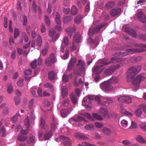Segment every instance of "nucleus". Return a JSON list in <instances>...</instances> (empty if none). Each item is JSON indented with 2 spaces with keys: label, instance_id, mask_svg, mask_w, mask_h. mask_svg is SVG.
Instances as JSON below:
<instances>
[{
  "label": "nucleus",
  "instance_id": "nucleus-1",
  "mask_svg": "<svg viewBox=\"0 0 146 146\" xmlns=\"http://www.w3.org/2000/svg\"><path fill=\"white\" fill-rule=\"evenodd\" d=\"M141 67L137 66L130 68L127 71L129 74L127 76V80L128 82L130 80L132 82V87L133 91H137L139 88L140 84L145 81L146 78L141 74H138L135 77L131 78V75H133L138 73L141 70Z\"/></svg>",
  "mask_w": 146,
  "mask_h": 146
},
{
  "label": "nucleus",
  "instance_id": "nucleus-2",
  "mask_svg": "<svg viewBox=\"0 0 146 146\" xmlns=\"http://www.w3.org/2000/svg\"><path fill=\"white\" fill-rule=\"evenodd\" d=\"M142 50L138 48H130L127 49L126 50V52H118L116 53L114 57L111 58V61L105 62L104 64L107 65L110 64L112 63L116 62L121 61V58L123 56H126L130 54H133L136 52H141Z\"/></svg>",
  "mask_w": 146,
  "mask_h": 146
},
{
  "label": "nucleus",
  "instance_id": "nucleus-3",
  "mask_svg": "<svg viewBox=\"0 0 146 146\" xmlns=\"http://www.w3.org/2000/svg\"><path fill=\"white\" fill-rule=\"evenodd\" d=\"M118 78L116 77H112L108 81L104 82L100 85V88L105 93H108L111 90V84L116 83L118 81Z\"/></svg>",
  "mask_w": 146,
  "mask_h": 146
},
{
  "label": "nucleus",
  "instance_id": "nucleus-4",
  "mask_svg": "<svg viewBox=\"0 0 146 146\" xmlns=\"http://www.w3.org/2000/svg\"><path fill=\"white\" fill-rule=\"evenodd\" d=\"M78 69H74L73 72L74 74L79 76L81 75V73L85 71L86 66L84 62L81 60H79L76 65Z\"/></svg>",
  "mask_w": 146,
  "mask_h": 146
},
{
  "label": "nucleus",
  "instance_id": "nucleus-5",
  "mask_svg": "<svg viewBox=\"0 0 146 146\" xmlns=\"http://www.w3.org/2000/svg\"><path fill=\"white\" fill-rule=\"evenodd\" d=\"M29 116H27V118L25 119L24 121V126L21 131V134L24 135H26L28 133V129L29 127L30 123Z\"/></svg>",
  "mask_w": 146,
  "mask_h": 146
},
{
  "label": "nucleus",
  "instance_id": "nucleus-6",
  "mask_svg": "<svg viewBox=\"0 0 146 146\" xmlns=\"http://www.w3.org/2000/svg\"><path fill=\"white\" fill-rule=\"evenodd\" d=\"M57 59L53 54H51L49 57L45 60V64L47 66H50L56 61Z\"/></svg>",
  "mask_w": 146,
  "mask_h": 146
},
{
  "label": "nucleus",
  "instance_id": "nucleus-7",
  "mask_svg": "<svg viewBox=\"0 0 146 146\" xmlns=\"http://www.w3.org/2000/svg\"><path fill=\"white\" fill-rule=\"evenodd\" d=\"M81 40V37L80 34H77L75 35L74 37V39L72 42V45L71 47V51H73L76 49L74 43H78L80 42Z\"/></svg>",
  "mask_w": 146,
  "mask_h": 146
},
{
  "label": "nucleus",
  "instance_id": "nucleus-8",
  "mask_svg": "<svg viewBox=\"0 0 146 146\" xmlns=\"http://www.w3.org/2000/svg\"><path fill=\"white\" fill-rule=\"evenodd\" d=\"M103 27L102 25H100L96 28L91 27L88 31V35L90 36H92L94 34L98 33Z\"/></svg>",
  "mask_w": 146,
  "mask_h": 146
},
{
  "label": "nucleus",
  "instance_id": "nucleus-9",
  "mask_svg": "<svg viewBox=\"0 0 146 146\" xmlns=\"http://www.w3.org/2000/svg\"><path fill=\"white\" fill-rule=\"evenodd\" d=\"M121 66H110L109 68L106 69L104 71V74L108 75H109L113 73V72Z\"/></svg>",
  "mask_w": 146,
  "mask_h": 146
},
{
  "label": "nucleus",
  "instance_id": "nucleus-10",
  "mask_svg": "<svg viewBox=\"0 0 146 146\" xmlns=\"http://www.w3.org/2000/svg\"><path fill=\"white\" fill-rule=\"evenodd\" d=\"M49 35L52 38V40L53 41H56L60 36L59 34H56V31L54 29H51L49 30Z\"/></svg>",
  "mask_w": 146,
  "mask_h": 146
},
{
  "label": "nucleus",
  "instance_id": "nucleus-11",
  "mask_svg": "<svg viewBox=\"0 0 146 146\" xmlns=\"http://www.w3.org/2000/svg\"><path fill=\"white\" fill-rule=\"evenodd\" d=\"M102 99L103 103L101 104L104 106H108L109 104L112 103L113 101V98L111 97H104Z\"/></svg>",
  "mask_w": 146,
  "mask_h": 146
},
{
  "label": "nucleus",
  "instance_id": "nucleus-12",
  "mask_svg": "<svg viewBox=\"0 0 146 146\" xmlns=\"http://www.w3.org/2000/svg\"><path fill=\"white\" fill-rule=\"evenodd\" d=\"M60 138L61 140L63 141V143L66 146L71 145L72 144V142L67 137L64 136H60Z\"/></svg>",
  "mask_w": 146,
  "mask_h": 146
},
{
  "label": "nucleus",
  "instance_id": "nucleus-13",
  "mask_svg": "<svg viewBox=\"0 0 146 146\" xmlns=\"http://www.w3.org/2000/svg\"><path fill=\"white\" fill-rule=\"evenodd\" d=\"M82 120L84 121L85 122H88L87 120L81 116H78L77 118H76L75 117L69 119V122L73 124L74 122L80 121Z\"/></svg>",
  "mask_w": 146,
  "mask_h": 146
},
{
  "label": "nucleus",
  "instance_id": "nucleus-14",
  "mask_svg": "<svg viewBox=\"0 0 146 146\" xmlns=\"http://www.w3.org/2000/svg\"><path fill=\"white\" fill-rule=\"evenodd\" d=\"M76 61V59L75 58L71 59L68 64L67 70L70 71H71Z\"/></svg>",
  "mask_w": 146,
  "mask_h": 146
},
{
  "label": "nucleus",
  "instance_id": "nucleus-15",
  "mask_svg": "<svg viewBox=\"0 0 146 146\" xmlns=\"http://www.w3.org/2000/svg\"><path fill=\"white\" fill-rule=\"evenodd\" d=\"M137 17L138 19L142 22H146V17L143 12H139L137 14Z\"/></svg>",
  "mask_w": 146,
  "mask_h": 146
},
{
  "label": "nucleus",
  "instance_id": "nucleus-16",
  "mask_svg": "<svg viewBox=\"0 0 146 146\" xmlns=\"http://www.w3.org/2000/svg\"><path fill=\"white\" fill-rule=\"evenodd\" d=\"M121 11V9L119 8H114L110 12V14L112 17H115Z\"/></svg>",
  "mask_w": 146,
  "mask_h": 146
},
{
  "label": "nucleus",
  "instance_id": "nucleus-17",
  "mask_svg": "<svg viewBox=\"0 0 146 146\" xmlns=\"http://www.w3.org/2000/svg\"><path fill=\"white\" fill-rule=\"evenodd\" d=\"M39 125L42 129L47 130L48 129V125L45 123V122L42 118H41L40 119Z\"/></svg>",
  "mask_w": 146,
  "mask_h": 146
},
{
  "label": "nucleus",
  "instance_id": "nucleus-18",
  "mask_svg": "<svg viewBox=\"0 0 146 146\" xmlns=\"http://www.w3.org/2000/svg\"><path fill=\"white\" fill-rule=\"evenodd\" d=\"M136 140L139 143L141 144H145L146 143L145 139L141 136L138 135L135 137Z\"/></svg>",
  "mask_w": 146,
  "mask_h": 146
},
{
  "label": "nucleus",
  "instance_id": "nucleus-19",
  "mask_svg": "<svg viewBox=\"0 0 146 146\" xmlns=\"http://www.w3.org/2000/svg\"><path fill=\"white\" fill-rule=\"evenodd\" d=\"M75 30L76 29L74 26L70 27L66 29V31L69 36L71 37L72 36L73 33L75 32Z\"/></svg>",
  "mask_w": 146,
  "mask_h": 146
},
{
  "label": "nucleus",
  "instance_id": "nucleus-20",
  "mask_svg": "<svg viewBox=\"0 0 146 146\" xmlns=\"http://www.w3.org/2000/svg\"><path fill=\"white\" fill-rule=\"evenodd\" d=\"M70 109H65L62 110L61 112V115L62 117H66L71 111Z\"/></svg>",
  "mask_w": 146,
  "mask_h": 146
},
{
  "label": "nucleus",
  "instance_id": "nucleus-21",
  "mask_svg": "<svg viewBox=\"0 0 146 146\" xmlns=\"http://www.w3.org/2000/svg\"><path fill=\"white\" fill-rule=\"evenodd\" d=\"M125 31L127 33L133 37H135L136 36V33L132 29H126Z\"/></svg>",
  "mask_w": 146,
  "mask_h": 146
},
{
  "label": "nucleus",
  "instance_id": "nucleus-22",
  "mask_svg": "<svg viewBox=\"0 0 146 146\" xmlns=\"http://www.w3.org/2000/svg\"><path fill=\"white\" fill-rule=\"evenodd\" d=\"M99 113L103 116H105L108 113V111L106 108L102 107L100 109Z\"/></svg>",
  "mask_w": 146,
  "mask_h": 146
},
{
  "label": "nucleus",
  "instance_id": "nucleus-23",
  "mask_svg": "<svg viewBox=\"0 0 146 146\" xmlns=\"http://www.w3.org/2000/svg\"><path fill=\"white\" fill-rule=\"evenodd\" d=\"M52 135V133L51 131L45 133L44 135V140H46L49 139L51 137Z\"/></svg>",
  "mask_w": 146,
  "mask_h": 146
},
{
  "label": "nucleus",
  "instance_id": "nucleus-24",
  "mask_svg": "<svg viewBox=\"0 0 146 146\" xmlns=\"http://www.w3.org/2000/svg\"><path fill=\"white\" fill-rule=\"evenodd\" d=\"M82 16L81 15H78L74 19L75 23L77 24H78L82 21Z\"/></svg>",
  "mask_w": 146,
  "mask_h": 146
},
{
  "label": "nucleus",
  "instance_id": "nucleus-25",
  "mask_svg": "<svg viewBox=\"0 0 146 146\" xmlns=\"http://www.w3.org/2000/svg\"><path fill=\"white\" fill-rule=\"evenodd\" d=\"M56 74L53 71H51L48 72L49 79L50 80H52L54 79L56 76Z\"/></svg>",
  "mask_w": 146,
  "mask_h": 146
},
{
  "label": "nucleus",
  "instance_id": "nucleus-26",
  "mask_svg": "<svg viewBox=\"0 0 146 146\" xmlns=\"http://www.w3.org/2000/svg\"><path fill=\"white\" fill-rule=\"evenodd\" d=\"M61 93L63 97H65L68 94V90L67 88L64 86L62 90Z\"/></svg>",
  "mask_w": 146,
  "mask_h": 146
},
{
  "label": "nucleus",
  "instance_id": "nucleus-27",
  "mask_svg": "<svg viewBox=\"0 0 146 146\" xmlns=\"http://www.w3.org/2000/svg\"><path fill=\"white\" fill-rule=\"evenodd\" d=\"M36 141L35 137L34 136H30L27 141L28 144H30L35 143Z\"/></svg>",
  "mask_w": 146,
  "mask_h": 146
},
{
  "label": "nucleus",
  "instance_id": "nucleus-28",
  "mask_svg": "<svg viewBox=\"0 0 146 146\" xmlns=\"http://www.w3.org/2000/svg\"><path fill=\"white\" fill-rule=\"evenodd\" d=\"M37 45L40 47L42 45V40L41 36L40 35L38 36L36 41Z\"/></svg>",
  "mask_w": 146,
  "mask_h": 146
},
{
  "label": "nucleus",
  "instance_id": "nucleus-29",
  "mask_svg": "<svg viewBox=\"0 0 146 146\" xmlns=\"http://www.w3.org/2000/svg\"><path fill=\"white\" fill-rule=\"evenodd\" d=\"M84 128L86 130H92L94 129V126L92 124H87L84 126Z\"/></svg>",
  "mask_w": 146,
  "mask_h": 146
},
{
  "label": "nucleus",
  "instance_id": "nucleus-30",
  "mask_svg": "<svg viewBox=\"0 0 146 146\" xmlns=\"http://www.w3.org/2000/svg\"><path fill=\"white\" fill-rule=\"evenodd\" d=\"M28 138L27 136H24L19 135L17 137V139L20 141H23L26 140Z\"/></svg>",
  "mask_w": 146,
  "mask_h": 146
},
{
  "label": "nucleus",
  "instance_id": "nucleus-31",
  "mask_svg": "<svg viewBox=\"0 0 146 146\" xmlns=\"http://www.w3.org/2000/svg\"><path fill=\"white\" fill-rule=\"evenodd\" d=\"M121 112L122 113L126 115L132 116L133 115V114L132 113L128 112L124 109H121Z\"/></svg>",
  "mask_w": 146,
  "mask_h": 146
},
{
  "label": "nucleus",
  "instance_id": "nucleus-32",
  "mask_svg": "<svg viewBox=\"0 0 146 146\" xmlns=\"http://www.w3.org/2000/svg\"><path fill=\"white\" fill-rule=\"evenodd\" d=\"M44 87L48 89L49 90H52L53 89V87L50 83L49 82L45 83L44 85Z\"/></svg>",
  "mask_w": 146,
  "mask_h": 146
},
{
  "label": "nucleus",
  "instance_id": "nucleus-33",
  "mask_svg": "<svg viewBox=\"0 0 146 146\" xmlns=\"http://www.w3.org/2000/svg\"><path fill=\"white\" fill-rule=\"evenodd\" d=\"M55 21L57 24L58 25H61V23L60 20L59 14L58 13H56Z\"/></svg>",
  "mask_w": 146,
  "mask_h": 146
},
{
  "label": "nucleus",
  "instance_id": "nucleus-34",
  "mask_svg": "<svg viewBox=\"0 0 146 146\" xmlns=\"http://www.w3.org/2000/svg\"><path fill=\"white\" fill-rule=\"evenodd\" d=\"M64 22L65 23H67L71 21L72 18L71 16H65L64 17Z\"/></svg>",
  "mask_w": 146,
  "mask_h": 146
},
{
  "label": "nucleus",
  "instance_id": "nucleus-35",
  "mask_svg": "<svg viewBox=\"0 0 146 146\" xmlns=\"http://www.w3.org/2000/svg\"><path fill=\"white\" fill-rule=\"evenodd\" d=\"M121 124L122 127L125 128L128 126V123L127 121L123 119L121 121Z\"/></svg>",
  "mask_w": 146,
  "mask_h": 146
},
{
  "label": "nucleus",
  "instance_id": "nucleus-36",
  "mask_svg": "<svg viewBox=\"0 0 146 146\" xmlns=\"http://www.w3.org/2000/svg\"><path fill=\"white\" fill-rule=\"evenodd\" d=\"M127 98L128 99V100L130 101V100H129V98L128 97L126 98L125 97V96H119L117 100L119 102H125V98Z\"/></svg>",
  "mask_w": 146,
  "mask_h": 146
},
{
  "label": "nucleus",
  "instance_id": "nucleus-37",
  "mask_svg": "<svg viewBox=\"0 0 146 146\" xmlns=\"http://www.w3.org/2000/svg\"><path fill=\"white\" fill-rule=\"evenodd\" d=\"M115 5V3L113 2H110L105 5V7L107 9H109L113 7Z\"/></svg>",
  "mask_w": 146,
  "mask_h": 146
},
{
  "label": "nucleus",
  "instance_id": "nucleus-38",
  "mask_svg": "<svg viewBox=\"0 0 146 146\" xmlns=\"http://www.w3.org/2000/svg\"><path fill=\"white\" fill-rule=\"evenodd\" d=\"M102 131L104 134L107 135H109L111 133V131L110 129L106 127L103 128Z\"/></svg>",
  "mask_w": 146,
  "mask_h": 146
},
{
  "label": "nucleus",
  "instance_id": "nucleus-39",
  "mask_svg": "<svg viewBox=\"0 0 146 146\" xmlns=\"http://www.w3.org/2000/svg\"><path fill=\"white\" fill-rule=\"evenodd\" d=\"M58 125L56 122H54L51 125V129L52 131H54L57 128V125Z\"/></svg>",
  "mask_w": 146,
  "mask_h": 146
},
{
  "label": "nucleus",
  "instance_id": "nucleus-40",
  "mask_svg": "<svg viewBox=\"0 0 146 146\" xmlns=\"http://www.w3.org/2000/svg\"><path fill=\"white\" fill-rule=\"evenodd\" d=\"M78 12V9L75 6H73L72 7L71 9V13L72 15H75Z\"/></svg>",
  "mask_w": 146,
  "mask_h": 146
},
{
  "label": "nucleus",
  "instance_id": "nucleus-41",
  "mask_svg": "<svg viewBox=\"0 0 146 146\" xmlns=\"http://www.w3.org/2000/svg\"><path fill=\"white\" fill-rule=\"evenodd\" d=\"M92 116L94 118L97 120H102V117L96 113H93L92 114Z\"/></svg>",
  "mask_w": 146,
  "mask_h": 146
},
{
  "label": "nucleus",
  "instance_id": "nucleus-42",
  "mask_svg": "<svg viewBox=\"0 0 146 146\" xmlns=\"http://www.w3.org/2000/svg\"><path fill=\"white\" fill-rule=\"evenodd\" d=\"M36 88L35 87H33L31 89V92L34 97H37V95L36 93Z\"/></svg>",
  "mask_w": 146,
  "mask_h": 146
},
{
  "label": "nucleus",
  "instance_id": "nucleus-43",
  "mask_svg": "<svg viewBox=\"0 0 146 146\" xmlns=\"http://www.w3.org/2000/svg\"><path fill=\"white\" fill-rule=\"evenodd\" d=\"M137 127V124L134 121H131V125L129 127L131 129H135Z\"/></svg>",
  "mask_w": 146,
  "mask_h": 146
},
{
  "label": "nucleus",
  "instance_id": "nucleus-44",
  "mask_svg": "<svg viewBox=\"0 0 146 146\" xmlns=\"http://www.w3.org/2000/svg\"><path fill=\"white\" fill-rule=\"evenodd\" d=\"M19 115V113H17L14 116L11 118V120L13 122H16L18 119V117Z\"/></svg>",
  "mask_w": 146,
  "mask_h": 146
},
{
  "label": "nucleus",
  "instance_id": "nucleus-45",
  "mask_svg": "<svg viewBox=\"0 0 146 146\" xmlns=\"http://www.w3.org/2000/svg\"><path fill=\"white\" fill-rule=\"evenodd\" d=\"M71 98L73 103L75 104L77 103V99L74 94H71Z\"/></svg>",
  "mask_w": 146,
  "mask_h": 146
},
{
  "label": "nucleus",
  "instance_id": "nucleus-46",
  "mask_svg": "<svg viewBox=\"0 0 146 146\" xmlns=\"http://www.w3.org/2000/svg\"><path fill=\"white\" fill-rule=\"evenodd\" d=\"M44 20L46 25L48 26H49L50 24V21L49 18L46 15L45 16Z\"/></svg>",
  "mask_w": 146,
  "mask_h": 146
},
{
  "label": "nucleus",
  "instance_id": "nucleus-47",
  "mask_svg": "<svg viewBox=\"0 0 146 146\" xmlns=\"http://www.w3.org/2000/svg\"><path fill=\"white\" fill-rule=\"evenodd\" d=\"M143 111L142 109H139L135 111V114L137 117H139L141 115Z\"/></svg>",
  "mask_w": 146,
  "mask_h": 146
},
{
  "label": "nucleus",
  "instance_id": "nucleus-48",
  "mask_svg": "<svg viewBox=\"0 0 146 146\" xmlns=\"http://www.w3.org/2000/svg\"><path fill=\"white\" fill-rule=\"evenodd\" d=\"M24 79L23 78H21L19 79V80L17 82V85L21 87L23 85V82Z\"/></svg>",
  "mask_w": 146,
  "mask_h": 146
},
{
  "label": "nucleus",
  "instance_id": "nucleus-49",
  "mask_svg": "<svg viewBox=\"0 0 146 146\" xmlns=\"http://www.w3.org/2000/svg\"><path fill=\"white\" fill-rule=\"evenodd\" d=\"M29 106L30 108H32L34 107V100L31 99L29 102Z\"/></svg>",
  "mask_w": 146,
  "mask_h": 146
},
{
  "label": "nucleus",
  "instance_id": "nucleus-50",
  "mask_svg": "<svg viewBox=\"0 0 146 146\" xmlns=\"http://www.w3.org/2000/svg\"><path fill=\"white\" fill-rule=\"evenodd\" d=\"M62 79L63 81L65 82H67L69 78L67 75L65 74H64L63 75Z\"/></svg>",
  "mask_w": 146,
  "mask_h": 146
},
{
  "label": "nucleus",
  "instance_id": "nucleus-51",
  "mask_svg": "<svg viewBox=\"0 0 146 146\" xmlns=\"http://www.w3.org/2000/svg\"><path fill=\"white\" fill-rule=\"evenodd\" d=\"M63 44H64V45L67 46L69 44V41L68 37H65L63 38Z\"/></svg>",
  "mask_w": 146,
  "mask_h": 146
},
{
  "label": "nucleus",
  "instance_id": "nucleus-52",
  "mask_svg": "<svg viewBox=\"0 0 146 146\" xmlns=\"http://www.w3.org/2000/svg\"><path fill=\"white\" fill-rule=\"evenodd\" d=\"M68 50H66L65 51V53L64 55L62 56V58L63 59H66L68 58Z\"/></svg>",
  "mask_w": 146,
  "mask_h": 146
},
{
  "label": "nucleus",
  "instance_id": "nucleus-53",
  "mask_svg": "<svg viewBox=\"0 0 146 146\" xmlns=\"http://www.w3.org/2000/svg\"><path fill=\"white\" fill-rule=\"evenodd\" d=\"M100 66H94L92 70V72L94 73L98 72L100 70Z\"/></svg>",
  "mask_w": 146,
  "mask_h": 146
},
{
  "label": "nucleus",
  "instance_id": "nucleus-54",
  "mask_svg": "<svg viewBox=\"0 0 146 146\" xmlns=\"http://www.w3.org/2000/svg\"><path fill=\"white\" fill-rule=\"evenodd\" d=\"M37 60L36 59H35L31 64V67L33 68H35L36 66Z\"/></svg>",
  "mask_w": 146,
  "mask_h": 146
},
{
  "label": "nucleus",
  "instance_id": "nucleus-55",
  "mask_svg": "<svg viewBox=\"0 0 146 146\" xmlns=\"http://www.w3.org/2000/svg\"><path fill=\"white\" fill-rule=\"evenodd\" d=\"M5 129V127L4 126H3L1 127V131L2 132V136L3 137H5L7 134Z\"/></svg>",
  "mask_w": 146,
  "mask_h": 146
},
{
  "label": "nucleus",
  "instance_id": "nucleus-56",
  "mask_svg": "<svg viewBox=\"0 0 146 146\" xmlns=\"http://www.w3.org/2000/svg\"><path fill=\"white\" fill-rule=\"evenodd\" d=\"M7 91L9 94H11L13 91L12 86L11 85H9L7 86Z\"/></svg>",
  "mask_w": 146,
  "mask_h": 146
},
{
  "label": "nucleus",
  "instance_id": "nucleus-57",
  "mask_svg": "<svg viewBox=\"0 0 146 146\" xmlns=\"http://www.w3.org/2000/svg\"><path fill=\"white\" fill-rule=\"evenodd\" d=\"M69 102V100L68 99H66L63 101V105L65 106H68Z\"/></svg>",
  "mask_w": 146,
  "mask_h": 146
},
{
  "label": "nucleus",
  "instance_id": "nucleus-58",
  "mask_svg": "<svg viewBox=\"0 0 146 146\" xmlns=\"http://www.w3.org/2000/svg\"><path fill=\"white\" fill-rule=\"evenodd\" d=\"M83 115L85 117H86L90 119L91 120H93V119L92 117L90 115V114L88 113H85Z\"/></svg>",
  "mask_w": 146,
  "mask_h": 146
},
{
  "label": "nucleus",
  "instance_id": "nucleus-59",
  "mask_svg": "<svg viewBox=\"0 0 146 146\" xmlns=\"http://www.w3.org/2000/svg\"><path fill=\"white\" fill-rule=\"evenodd\" d=\"M17 8L18 10L21 11L22 9V6L20 1L19 0L17 3Z\"/></svg>",
  "mask_w": 146,
  "mask_h": 146
},
{
  "label": "nucleus",
  "instance_id": "nucleus-60",
  "mask_svg": "<svg viewBox=\"0 0 146 146\" xmlns=\"http://www.w3.org/2000/svg\"><path fill=\"white\" fill-rule=\"evenodd\" d=\"M78 83H77L76 82V80L75 79L74 80V83L75 85L76 86H78L79 84H81L82 83V80L81 78H80L78 79Z\"/></svg>",
  "mask_w": 146,
  "mask_h": 146
},
{
  "label": "nucleus",
  "instance_id": "nucleus-61",
  "mask_svg": "<svg viewBox=\"0 0 146 146\" xmlns=\"http://www.w3.org/2000/svg\"><path fill=\"white\" fill-rule=\"evenodd\" d=\"M19 29L17 28H15L14 31V38H16L19 35Z\"/></svg>",
  "mask_w": 146,
  "mask_h": 146
},
{
  "label": "nucleus",
  "instance_id": "nucleus-62",
  "mask_svg": "<svg viewBox=\"0 0 146 146\" xmlns=\"http://www.w3.org/2000/svg\"><path fill=\"white\" fill-rule=\"evenodd\" d=\"M122 143L125 145H128L131 143L130 141L127 140H125L122 141Z\"/></svg>",
  "mask_w": 146,
  "mask_h": 146
},
{
  "label": "nucleus",
  "instance_id": "nucleus-63",
  "mask_svg": "<svg viewBox=\"0 0 146 146\" xmlns=\"http://www.w3.org/2000/svg\"><path fill=\"white\" fill-rule=\"evenodd\" d=\"M24 73L26 75L29 76L32 73V71L30 69H27L25 71Z\"/></svg>",
  "mask_w": 146,
  "mask_h": 146
},
{
  "label": "nucleus",
  "instance_id": "nucleus-64",
  "mask_svg": "<svg viewBox=\"0 0 146 146\" xmlns=\"http://www.w3.org/2000/svg\"><path fill=\"white\" fill-rule=\"evenodd\" d=\"M94 125L98 128H100L103 126L102 123L97 122H95Z\"/></svg>",
  "mask_w": 146,
  "mask_h": 146
}]
</instances>
